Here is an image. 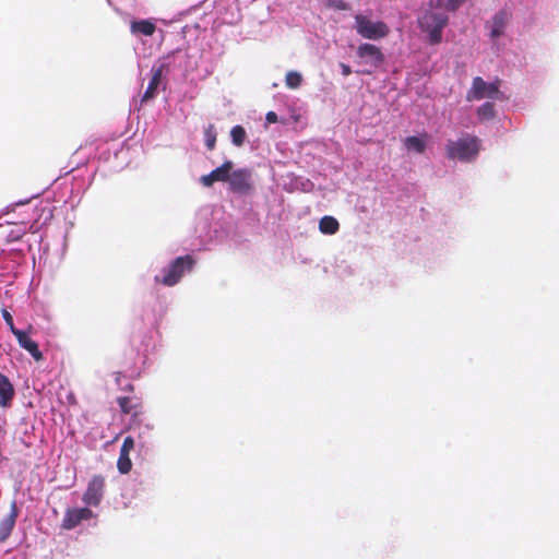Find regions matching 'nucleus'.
Segmentation results:
<instances>
[{
    "label": "nucleus",
    "instance_id": "nucleus-1",
    "mask_svg": "<svg viewBox=\"0 0 559 559\" xmlns=\"http://www.w3.org/2000/svg\"><path fill=\"white\" fill-rule=\"evenodd\" d=\"M436 9H427L417 17V25L421 33L426 34L429 45H439L442 43L443 29L449 24V16L443 12H437Z\"/></svg>",
    "mask_w": 559,
    "mask_h": 559
},
{
    "label": "nucleus",
    "instance_id": "nucleus-2",
    "mask_svg": "<svg viewBox=\"0 0 559 559\" xmlns=\"http://www.w3.org/2000/svg\"><path fill=\"white\" fill-rule=\"evenodd\" d=\"M480 151V140L473 134H465L453 141L449 140L445 145V154L449 159L460 162L474 160Z\"/></svg>",
    "mask_w": 559,
    "mask_h": 559
},
{
    "label": "nucleus",
    "instance_id": "nucleus-3",
    "mask_svg": "<svg viewBox=\"0 0 559 559\" xmlns=\"http://www.w3.org/2000/svg\"><path fill=\"white\" fill-rule=\"evenodd\" d=\"M194 264L195 260L190 254L178 257L163 270V277L155 276V281L164 286H174L186 272H190L193 269Z\"/></svg>",
    "mask_w": 559,
    "mask_h": 559
},
{
    "label": "nucleus",
    "instance_id": "nucleus-4",
    "mask_svg": "<svg viewBox=\"0 0 559 559\" xmlns=\"http://www.w3.org/2000/svg\"><path fill=\"white\" fill-rule=\"evenodd\" d=\"M356 32L366 39H381L389 35L390 28L382 21H372L367 15H355Z\"/></svg>",
    "mask_w": 559,
    "mask_h": 559
},
{
    "label": "nucleus",
    "instance_id": "nucleus-5",
    "mask_svg": "<svg viewBox=\"0 0 559 559\" xmlns=\"http://www.w3.org/2000/svg\"><path fill=\"white\" fill-rule=\"evenodd\" d=\"M500 80L487 83L483 78L473 79L472 87L467 92L468 100H480L483 98H500Z\"/></svg>",
    "mask_w": 559,
    "mask_h": 559
},
{
    "label": "nucleus",
    "instance_id": "nucleus-6",
    "mask_svg": "<svg viewBox=\"0 0 559 559\" xmlns=\"http://www.w3.org/2000/svg\"><path fill=\"white\" fill-rule=\"evenodd\" d=\"M227 182L231 192L249 194L253 190L252 171L248 168L233 170Z\"/></svg>",
    "mask_w": 559,
    "mask_h": 559
},
{
    "label": "nucleus",
    "instance_id": "nucleus-7",
    "mask_svg": "<svg viewBox=\"0 0 559 559\" xmlns=\"http://www.w3.org/2000/svg\"><path fill=\"white\" fill-rule=\"evenodd\" d=\"M105 492V478L102 475H95L88 481L87 488L83 493L82 500L86 506L97 507L103 500Z\"/></svg>",
    "mask_w": 559,
    "mask_h": 559
},
{
    "label": "nucleus",
    "instance_id": "nucleus-8",
    "mask_svg": "<svg viewBox=\"0 0 559 559\" xmlns=\"http://www.w3.org/2000/svg\"><path fill=\"white\" fill-rule=\"evenodd\" d=\"M357 57L362 59L365 63L377 69L381 67L385 61V56L381 51V49L373 44H361L357 48Z\"/></svg>",
    "mask_w": 559,
    "mask_h": 559
},
{
    "label": "nucleus",
    "instance_id": "nucleus-9",
    "mask_svg": "<svg viewBox=\"0 0 559 559\" xmlns=\"http://www.w3.org/2000/svg\"><path fill=\"white\" fill-rule=\"evenodd\" d=\"M94 516V513L88 508H71L64 513L61 527L63 530H73L81 524L82 521H87Z\"/></svg>",
    "mask_w": 559,
    "mask_h": 559
},
{
    "label": "nucleus",
    "instance_id": "nucleus-10",
    "mask_svg": "<svg viewBox=\"0 0 559 559\" xmlns=\"http://www.w3.org/2000/svg\"><path fill=\"white\" fill-rule=\"evenodd\" d=\"M117 403L123 414L131 415L130 428L139 423V417L143 415L142 403L138 399L129 396H120L117 399Z\"/></svg>",
    "mask_w": 559,
    "mask_h": 559
},
{
    "label": "nucleus",
    "instance_id": "nucleus-11",
    "mask_svg": "<svg viewBox=\"0 0 559 559\" xmlns=\"http://www.w3.org/2000/svg\"><path fill=\"white\" fill-rule=\"evenodd\" d=\"M167 70V64L160 63V64H154L151 69V80L148 82V85L146 87V91L144 92L141 102L145 103L152 98L155 97L156 91L158 86L162 84V80L164 76L165 71Z\"/></svg>",
    "mask_w": 559,
    "mask_h": 559
},
{
    "label": "nucleus",
    "instance_id": "nucleus-12",
    "mask_svg": "<svg viewBox=\"0 0 559 559\" xmlns=\"http://www.w3.org/2000/svg\"><path fill=\"white\" fill-rule=\"evenodd\" d=\"M233 167L234 163L231 160H225L219 167L215 168L210 174L203 175L200 178V181L204 187H211L216 181L227 182Z\"/></svg>",
    "mask_w": 559,
    "mask_h": 559
},
{
    "label": "nucleus",
    "instance_id": "nucleus-13",
    "mask_svg": "<svg viewBox=\"0 0 559 559\" xmlns=\"http://www.w3.org/2000/svg\"><path fill=\"white\" fill-rule=\"evenodd\" d=\"M19 516V508L16 501L13 500L10 506L9 514L0 521V544L4 543L11 535L16 519Z\"/></svg>",
    "mask_w": 559,
    "mask_h": 559
},
{
    "label": "nucleus",
    "instance_id": "nucleus-14",
    "mask_svg": "<svg viewBox=\"0 0 559 559\" xmlns=\"http://www.w3.org/2000/svg\"><path fill=\"white\" fill-rule=\"evenodd\" d=\"M15 396V389L10 379L0 372V407L9 408Z\"/></svg>",
    "mask_w": 559,
    "mask_h": 559
},
{
    "label": "nucleus",
    "instance_id": "nucleus-15",
    "mask_svg": "<svg viewBox=\"0 0 559 559\" xmlns=\"http://www.w3.org/2000/svg\"><path fill=\"white\" fill-rule=\"evenodd\" d=\"M17 340V343L19 345L25 349L26 352L29 353V355L36 360V361H39L43 359V354L39 350V347H38V344L33 341L29 336H28V333L25 332V331H20L17 333H15L14 335Z\"/></svg>",
    "mask_w": 559,
    "mask_h": 559
},
{
    "label": "nucleus",
    "instance_id": "nucleus-16",
    "mask_svg": "<svg viewBox=\"0 0 559 559\" xmlns=\"http://www.w3.org/2000/svg\"><path fill=\"white\" fill-rule=\"evenodd\" d=\"M467 1L468 0H428V5L430 9L455 12Z\"/></svg>",
    "mask_w": 559,
    "mask_h": 559
},
{
    "label": "nucleus",
    "instance_id": "nucleus-17",
    "mask_svg": "<svg viewBox=\"0 0 559 559\" xmlns=\"http://www.w3.org/2000/svg\"><path fill=\"white\" fill-rule=\"evenodd\" d=\"M156 26L150 20L133 21L131 23V32L140 33L145 36H152L155 33Z\"/></svg>",
    "mask_w": 559,
    "mask_h": 559
},
{
    "label": "nucleus",
    "instance_id": "nucleus-18",
    "mask_svg": "<svg viewBox=\"0 0 559 559\" xmlns=\"http://www.w3.org/2000/svg\"><path fill=\"white\" fill-rule=\"evenodd\" d=\"M340 224L333 216H323L319 222V230L324 235H334L337 233Z\"/></svg>",
    "mask_w": 559,
    "mask_h": 559
},
{
    "label": "nucleus",
    "instance_id": "nucleus-19",
    "mask_svg": "<svg viewBox=\"0 0 559 559\" xmlns=\"http://www.w3.org/2000/svg\"><path fill=\"white\" fill-rule=\"evenodd\" d=\"M507 23V13L503 11L498 12L492 19L491 37H498L502 34Z\"/></svg>",
    "mask_w": 559,
    "mask_h": 559
},
{
    "label": "nucleus",
    "instance_id": "nucleus-20",
    "mask_svg": "<svg viewBox=\"0 0 559 559\" xmlns=\"http://www.w3.org/2000/svg\"><path fill=\"white\" fill-rule=\"evenodd\" d=\"M404 145L407 150L415 151L416 153H419V154L424 153L426 150L425 141L423 139H420L419 136H415V135L407 136L404 140Z\"/></svg>",
    "mask_w": 559,
    "mask_h": 559
},
{
    "label": "nucleus",
    "instance_id": "nucleus-21",
    "mask_svg": "<svg viewBox=\"0 0 559 559\" xmlns=\"http://www.w3.org/2000/svg\"><path fill=\"white\" fill-rule=\"evenodd\" d=\"M231 142L235 146L240 147L243 145L247 133L242 126H235L230 130Z\"/></svg>",
    "mask_w": 559,
    "mask_h": 559
},
{
    "label": "nucleus",
    "instance_id": "nucleus-22",
    "mask_svg": "<svg viewBox=\"0 0 559 559\" xmlns=\"http://www.w3.org/2000/svg\"><path fill=\"white\" fill-rule=\"evenodd\" d=\"M495 106L492 103L486 102L477 109V116L480 120H490L495 117Z\"/></svg>",
    "mask_w": 559,
    "mask_h": 559
},
{
    "label": "nucleus",
    "instance_id": "nucleus-23",
    "mask_svg": "<svg viewBox=\"0 0 559 559\" xmlns=\"http://www.w3.org/2000/svg\"><path fill=\"white\" fill-rule=\"evenodd\" d=\"M117 467L121 474H127L132 468V462L130 460V453H123L120 451Z\"/></svg>",
    "mask_w": 559,
    "mask_h": 559
},
{
    "label": "nucleus",
    "instance_id": "nucleus-24",
    "mask_svg": "<svg viewBox=\"0 0 559 559\" xmlns=\"http://www.w3.org/2000/svg\"><path fill=\"white\" fill-rule=\"evenodd\" d=\"M302 76L296 71H289L286 74L285 83L289 88H298L301 85Z\"/></svg>",
    "mask_w": 559,
    "mask_h": 559
},
{
    "label": "nucleus",
    "instance_id": "nucleus-25",
    "mask_svg": "<svg viewBox=\"0 0 559 559\" xmlns=\"http://www.w3.org/2000/svg\"><path fill=\"white\" fill-rule=\"evenodd\" d=\"M204 136H205V145H206L207 150H210V151L214 150L215 144H216V132H215L213 124H210L205 129Z\"/></svg>",
    "mask_w": 559,
    "mask_h": 559
},
{
    "label": "nucleus",
    "instance_id": "nucleus-26",
    "mask_svg": "<svg viewBox=\"0 0 559 559\" xmlns=\"http://www.w3.org/2000/svg\"><path fill=\"white\" fill-rule=\"evenodd\" d=\"M1 313H2L3 320L5 321L7 325L9 326V329L13 335H15V333L21 331L15 328L14 322H13V317L7 309L3 308Z\"/></svg>",
    "mask_w": 559,
    "mask_h": 559
},
{
    "label": "nucleus",
    "instance_id": "nucleus-27",
    "mask_svg": "<svg viewBox=\"0 0 559 559\" xmlns=\"http://www.w3.org/2000/svg\"><path fill=\"white\" fill-rule=\"evenodd\" d=\"M134 449V439L131 436H128L123 439L122 445L120 448L121 452L130 453Z\"/></svg>",
    "mask_w": 559,
    "mask_h": 559
},
{
    "label": "nucleus",
    "instance_id": "nucleus-28",
    "mask_svg": "<svg viewBox=\"0 0 559 559\" xmlns=\"http://www.w3.org/2000/svg\"><path fill=\"white\" fill-rule=\"evenodd\" d=\"M265 120L267 123H276L277 115L274 111H269L265 116Z\"/></svg>",
    "mask_w": 559,
    "mask_h": 559
},
{
    "label": "nucleus",
    "instance_id": "nucleus-29",
    "mask_svg": "<svg viewBox=\"0 0 559 559\" xmlns=\"http://www.w3.org/2000/svg\"><path fill=\"white\" fill-rule=\"evenodd\" d=\"M340 67H341V70H342V74H343L344 76H348V75H350V74H352V69H350V67H349L348 64H346V63H341V64H340Z\"/></svg>",
    "mask_w": 559,
    "mask_h": 559
},
{
    "label": "nucleus",
    "instance_id": "nucleus-30",
    "mask_svg": "<svg viewBox=\"0 0 559 559\" xmlns=\"http://www.w3.org/2000/svg\"><path fill=\"white\" fill-rule=\"evenodd\" d=\"M335 7L340 10H346L348 5L346 2L338 0Z\"/></svg>",
    "mask_w": 559,
    "mask_h": 559
},
{
    "label": "nucleus",
    "instance_id": "nucleus-31",
    "mask_svg": "<svg viewBox=\"0 0 559 559\" xmlns=\"http://www.w3.org/2000/svg\"><path fill=\"white\" fill-rule=\"evenodd\" d=\"M360 73H362V74H371V70H362V71H360Z\"/></svg>",
    "mask_w": 559,
    "mask_h": 559
}]
</instances>
